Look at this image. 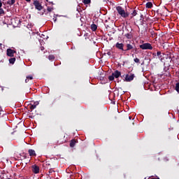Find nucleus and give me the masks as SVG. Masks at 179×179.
Masks as SVG:
<instances>
[{
    "label": "nucleus",
    "mask_w": 179,
    "mask_h": 179,
    "mask_svg": "<svg viewBox=\"0 0 179 179\" xmlns=\"http://www.w3.org/2000/svg\"><path fill=\"white\" fill-rule=\"evenodd\" d=\"M116 10L117 11V13L121 16V17H123V19H127V17H129V20L134 19L136 15H138V10L131 8V11L125 10L122 6H117Z\"/></svg>",
    "instance_id": "f257e3e1"
},
{
    "label": "nucleus",
    "mask_w": 179,
    "mask_h": 179,
    "mask_svg": "<svg viewBox=\"0 0 179 179\" xmlns=\"http://www.w3.org/2000/svg\"><path fill=\"white\" fill-rule=\"evenodd\" d=\"M121 76V72L119 71L118 70L115 71L114 73H112L111 76L108 77L109 80L112 81L114 80V78L116 79H118V78Z\"/></svg>",
    "instance_id": "f03ea898"
},
{
    "label": "nucleus",
    "mask_w": 179,
    "mask_h": 179,
    "mask_svg": "<svg viewBox=\"0 0 179 179\" xmlns=\"http://www.w3.org/2000/svg\"><path fill=\"white\" fill-rule=\"evenodd\" d=\"M139 47L141 50H153V46L149 43H143Z\"/></svg>",
    "instance_id": "7ed1b4c3"
},
{
    "label": "nucleus",
    "mask_w": 179,
    "mask_h": 179,
    "mask_svg": "<svg viewBox=\"0 0 179 179\" xmlns=\"http://www.w3.org/2000/svg\"><path fill=\"white\" fill-rule=\"evenodd\" d=\"M34 5L35 6V8L37 9V10H41L43 9V6L40 3V1L38 0L34 1Z\"/></svg>",
    "instance_id": "20e7f679"
},
{
    "label": "nucleus",
    "mask_w": 179,
    "mask_h": 179,
    "mask_svg": "<svg viewBox=\"0 0 179 179\" xmlns=\"http://www.w3.org/2000/svg\"><path fill=\"white\" fill-rule=\"evenodd\" d=\"M6 52H7L8 57H15V54H16V50H13L10 48H8V49H7Z\"/></svg>",
    "instance_id": "39448f33"
},
{
    "label": "nucleus",
    "mask_w": 179,
    "mask_h": 179,
    "mask_svg": "<svg viewBox=\"0 0 179 179\" xmlns=\"http://www.w3.org/2000/svg\"><path fill=\"white\" fill-rule=\"evenodd\" d=\"M135 78V74H131L130 76L127 74L125 76L124 82H131V80Z\"/></svg>",
    "instance_id": "423d86ee"
},
{
    "label": "nucleus",
    "mask_w": 179,
    "mask_h": 179,
    "mask_svg": "<svg viewBox=\"0 0 179 179\" xmlns=\"http://www.w3.org/2000/svg\"><path fill=\"white\" fill-rule=\"evenodd\" d=\"M32 171L34 174H38L40 173V167L37 165L32 166Z\"/></svg>",
    "instance_id": "0eeeda50"
},
{
    "label": "nucleus",
    "mask_w": 179,
    "mask_h": 179,
    "mask_svg": "<svg viewBox=\"0 0 179 179\" xmlns=\"http://www.w3.org/2000/svg\"><path fill=\"white\" fill-rule=\"evenodd\" d=\"M115 48H117V50H120V51H125V49H124V44L123 43H117L115 44Z\"/></svg>",
    "instance_id": "6e6552de"
},
{
    "label": "nucleus",
    "mask_w": 179,
    "mask_h": 179,
    "mask_svg": "<svg viewBox=\"0 0 179 179\" xmlns=\"http://www.w3.org/2000/svg\"><path fill=\"white\" fill-rule=\"evenodd\" d=\"M38 104H40V103L38 101H35V102H34V103H31L29 105L30 110H34V108H36V107H37V106H38Z\"/></svg>",
    "instance_id": "1a4fd4ad"
},
{
    "label": "nucleus",
    "mask_w": 179,
    "mask_h": 179,
    "mask_svg": "<svg viewBox=\"0 0 179 179\" xmlns=\"http://www.w3.org/2000/svg\"><path fill=\"white\" fill-rule=\"evenodd\" d=\"M126 47L127 48L124 49V51L127 52V51H130V50H134V45H132L130 43H127L126 45Z\"/></svg>",
    "instance_id": "9d476101"
},
{
    "label": "nucleus",
    "mask_w": 179,
    "mask_h": 179,
    "mask_svg": "<svg viewBox=\"0 0 179 179\" xmlns=\"http://www.w3.org/2000/svg\"><path fill=\"white\" fill-rule=\"evenodd\" d=\"M131 31H132V29L130 28V32L124 35V37L129 38V39H131L134 36H132V34L131 33Z\"/></svg>",
    "instance_id": "9b49d317"
},
{
    "label": "nucleus",
    "mask_w": 179,
    "mask_h": 179,
    "mask_svg": "<svg viewBox=\"0 0 179 179\" xmlns=\"http://www.w3.org/2000/svg\"><path fill=\"white\" fill-rule=\"evenodd\" d=\"M145 8L147 9H152V8H153V3L152 2H147L145 4Z\"/></svg>",
    "instance_id": "f8f14e48"
},
{
    "label": "nucleus",
    "mask_w": 179,
    "mask_h": 179,
    "mask_svg": "<svg viewBox=\"0 0 179 179\" xmlns=\"http://www.w3.org/2000/svg\"><path fill=\"white\" fill-rule=\"evenodd\" d=\"M76 139H72L71 141H70V148H75V145H76Z\"/></svg>",
    "instance_id": "ddd939ff"
},
{
    "label": "nucleus",
    "mask_w": 179,
    "mask_h": 179,
    "mask_svg": "<svg viewBox=\"0 0 179 179\" xmlns=\"http://www.w3.org/2000/svg\"><path fill=\"white\" fill-rule=\"evenodd\" d=\"M29 156H36V151L34 150L29 149L28 150Z\"/></svg>",
    "instance_id": "4468645a"
},
{
    "label": "nucleus",
    "mask_w": 179,
    "mask_h": 179,
    "mask_svg": "<svg viewBox=\"0 0 179 179\" xmlns=\"http://www.w3.org/2000/svg\"><path fill=\"white\" fill-rule=\"evenodd\" d=\"M91 30H92V31H96L97 30V25L95 24H92L91 25Z\"/></svg>",
    "instance_id": "2eb2a0df"
},
{
    "label": "nucleus",
    "mask_w": 179,
    "mask_h": 179,
    "mask_svg": "<svg viewBox=\"0 0 179 179\" xmlns=\"http://www.w3.org/2000/svg\"><path fill=\"white\" fill-rule=\"evenodd\" d=\"M150 34H151V37H152V38L157 37V34L155 32V31L152 30L150 31Z\"/></svg>",
    "instance_id": "dca6fc26"
},
{
    "label": "nucleus",
    "mask_w": 179,
    "mask_h": 179,
    "mask_svg": "<svg viewBox=\"0 0 179 179\" xmlns=\"http://www.w3.org/2000/svg\"><path fill=\"white\" fill-rule=\"evenodd\" d=\"M29 80H33V76H27V79L25 80V83H27Z\"/></svg>",
    "instance_id": "f3484780"
},
{
    "label": "nucleus",
    "mask_w": 179,
    "mask_h": 179,
    "mask_svg": "<svg viewBox=\"0 0 179 179\" xmlns=\"http://www.w3.org/2000/svg\"><path fill=\"white\" fill-rule=\"evenodd\" d=\"M15 62H16V58L15 57H11L10 59H9V62L12 64H15Z\"/></svg>",
    "instance_id": "a211bd4d"
},
{
    "label": "nucleus",
    "mask_w": 179,
    "mask_h": 179,
    "mask_svg": "<svg viewBox=\"0 0 179 179\" xmlns=\"http://www.w3.org/2000/svg\"><path fill=\"white\" fill-rule=\"evenodd\" d=\"M83 2L84 5H89L90 3H91L92 0H83Z\"/></svg>",
    "instance_id": "6ab92c4d"
},
{
    "label": "nucleus",
    "mask_w": 179,
    "mask_h": 179,
    "mask_svg": "<svg viewBox=\"0 0 179 179\" xmlns=\"http://www.w3.org/2000/svg\"><path fill=\"white\" fill-rule=\"evenodd\" d=\"M48 59L50 61H54L55 59V57L54 56V55H50L48 56Z\"/></svg>",
    "instance_id": "aec40b11"
},
{
    "label": "nucleus",
    "mask_w": 179,
    "mask_h": 179,
    "mask_svg": "<svg viewBox=\"0 0 179 179\" xmlns=\"http://www.w3.org/2000/svg\"><path fill=\"white\" fill-rule=\"evenodd\" d=\"M15 0H8L7 1V4L8 5H13L15 3Z\"/></svg>",
    "instance_id": "412c9836"
},
{
    "label": "nucleus",
    "mask_w": 179,
    "mask_h": 179,
    "mask_svg": "<svg viewBox=\"0 0 179 179\" xmlns=\"http://www.w3.org/2000/svg\"><path fill=\"white\" fill-rule=\"evenodd\" d=\"M175 90H176V92H177L178 93H179V83H177L176 84Z\"/></svg>",
    "instance_id": "4be33fe9"
},
{
    "label": "nucleus",
    "mask_w": 179,
    "mask_h": 179,
    "mask_svg": "<svg viewBox=\"0 0 179 179\" xmlns=\"http://www.w3.org/2000/svg\"><path fill=\"white\" fill-rule=\"evenodd\" d=\"M54 172H55V171H54V169H52V168L50 169L49 171H48V176H51V173H54Z\"/></svg>",
    "instance_id": "5701e85b"
},
{
    "label": "nucleus",
    "mask_w": 179,
    "mask_h": 179,
    "mask_svg": "<svg viewBox=\"0 0 179 179\" xmlns=\"http://www.w3.org/2000/svg\"><path fill=\"white\" fill-rule=\"evenodd\" d=\"M0 15H5V11L3 10V8L0 7Z\"/></svg>",
    "instance_id": "b1692460"
},
{
    "label": "nucleus",
    "mask_w": 179,
    "mask_h": 179,
    "mask_svg": "<svg viewBox=\"0 0 179 179\" xmlns=\"http://www.w3.org/2000/svg\"><path fill=\"white\" fill-rule=\"evenodd\" d=\"M47 10H48V12H52V10H54V8L48 7Z\"/></svg>",
    "instance_id": "393cba45"
},
{
    "label": "nucleus",
    "mask_w": 179,
    "mask_h": 179,
    "mask_svg": "<svg viewBox=\"0 0 179 179\" xmlns=\"http://www.w3.org/2000/svg\"><path fill=\"white\" fill-rule=\"evenodd\" d=\"M141 60L138 58L134 59V62H136V64H139Z\"/></svg>",
    "instance_id": "a878e982"
},
{
    "label": "nucleus",
    "mask_w": 179,
    "mask_h": 179,
    "mask_svg": "<svg viewBox=\"0 0 179 179\" xmlns=\"http://www.w3.org/2000/svg\"><path fill=\"white\" fill-rule=\"evenodd\" d=\"M84 37H85V40H87V38H89V34L85 33V35H84Z\"/></svg>",
    "instance_id": "bb28decb"
},
{
    "label": "nucleus",
    "mask_w": 179,
    "mask_h": 179,
    "mask_svg": "<svg viewBox=\"0 0 179 179\" xmlns=\"http://www.w3.org/2000/svg\"><path fill=\"white\" fill-rule=\"evenodd\" d=\"M160 55H162V52L160 51L157 52V56L160 57Z\"/></svg>",
    "instance_id": "cd10ccee"
},
{
    "label": "nucleus",
    "mask_w": 179,
    "mask_h": 179,
    "mask_svg": "<svg viewBox=\"0 0 179 179\" xmlns=\"http://www.w3.org/2000/svg\"><path fill=\"white\" fill-rule=\"evenodd\" d=\"M107 55H109V57L111 55V52H108Z\"/></svg>",
    "instance_id": "c85d7f7f"
},
{
    "label": "nucleus",
    "mask_w": 179,
    "mask_h": 179,
    "mask_svg": "<svg viewBox=\"0 0 179 179\" xmlns=\"http://www.w3.org/2000/svg\"><path fill=\"white\" fill-rule=\"evenodd\" d=\"M0 8H2V1L0 0Z\"/></svg>",
    "instance_id": "c756f323"
},
{
    "label": "nucleus",
    "mask_w": 179,
    "mask_h": 179,
    "mask_svg": "<svg viewBox=\"0 0 179 179\" xmlns=\"http://www.w3.org/2000/svg\"><path fill=\"white\" fill-rule=\"evenodd\" d=\"M41 51H44V47L41 48Z\"/></svg>",
    "instance_id": "7c9ffc66"
},
{
    "label": "nucleus",
    "mask_w": 179,
    "mask_h": 179,
    "mask_svg": "<svg viewBox=\"0 0 179 179\" xmlns=\"http://www.w3.org/2000/svg\"><path fill=\"white\" fill-rule=\"evenodd\" d=\"M54 22H57V17L53 18Z\"/></svg>",
    "instance_id": "2f4dec72"
},
{
    "label": "nucleus",
    "mask_w": 179,
    "mask_h": 179,
    "mask_svg": "<svg viewBox=\"0 0 179 179\" xmlns=\"http://www.w3.org/2000/svg\"><path fill=\"white\" fill-rule=\"evenodd\" d=\"M27 2H31V0H25Z\"/></svg>",
    "instance_id": "473e14b6"
},
{
    "label": "nucleus",
    "mask_w": 179,
    "mask_h": 179,
    "mask_svg": "<svg viewBox=\"0 0 179 179\" xmlns=\"http://www.w3.org/2000/svg\"><path fill=\"white\" fill-rule=\"evenodd\" d=\"M46 2H49L50 3H52V2L49 1L48 0H46Z\"/></svg>",
    "instance_id": "72a5a7b5"
},
{
    "label": "nucleus",
    "mask_w": 179,
    "mask_h": 179,
    "mask_svg": "<svg viewBox=\"0 0 179 179\" xmlns=\"http://www.w3.org/2000/svg\"><path fill=\"white\" fill-rule=\"evenodd\" d=\"M0 48H2V43H0Z\"/></svg>",
    "instance_id": "f704fd0d"
},
{
    "label": "nucleus",
    "mask_w": 179,
    "mask_h": 179,
    "mask_svg": "<svg viewBox=\"0 0 179 179\" xmlns=\"http://www.w3.org/2000/svg\"><path fill=\"white\" fill-rule=\"evenodd\" d=\"M132 117L129 116V120H131Z\"/></svg>",
    "instance_id": "c9c22d12"
},
{
    "label": "nucleus",
    "mask_w": 179,
    "mask_h": 179,
    "mask_svg": "<svg viewBox=\"0 0 179 179\" xmlns=\"http://www.w3.org/2000/svg\"><path fill=\"white\" fill-rule=\"evenodd\" d=\"M46 166H50V164L47 163V164H46Z\"/></svg>",
    "instance_id": "e433bc0d"
},
{
    "label": "nucleus",
    "mask_w": 179,
    "mask_h": 179,
    "mask_svg": "<svg viewBox=\"0 0 179 179\" xmlns=\"http://www.w3.org/2000/svg\"><path fill=\"white\" fill-rule=\"evenodd\" d=\"M64 142H66V141L64 140V141H62V143H64Z\"/></svg>",
    "instance_id": "4c0bfd02"
},
{
    "label": "nucleus",
    "mask_w": 179,
    "mask_h": 179,
    "mask_svg": "<svg viewBox=\"0 0 179 179\" xmlns=\"http://www.w3.org/2000/svg\"><path fill=\"white\" fill-rule=\"evenodd\" d=\"M126 29H127V31H129V30H128V29H127V27H126Z\"/></svg>",
    "instance_id": "58836bf2"
},
{
    "label": "nucleus",
    "mask_w": 179,
    "mask_h": 179,
    "mask_svg": "<svg viewBox=\"0 0 179 179\" xmlns=\"http://www.w3.org/2000/svg\"><path fill=\"white\" fill-rule=\"evenodd\" d=\"M2 110V108L0 107V111Z\"/></svg>",
    "instance_id": "ea45409f"
},
{
    "label": "nucleus",
    "mask_w": 179,
    "mask_h": 179,
    "mask_svg": "<svg viewBox=\"0 0 179 179\" xmlns=\"http://www.w3.org/2000/svg\"><path fill=\"white\" fill-rule=\"evenodd\" d=\"M124 76H121L122 78H124Z\"/></svg>",
    "instance_id": "a19ab883"
},
{
    "label": "nucleus",
    "mask_w": 179,
    "mask_h": 179,
    "mask_svg": "<svg viewBox=\"0 0 179 179\" xmlns=\"http://www.w3.org/2000/svg\"><path fill=\"white\" fill-rule=\"evenodd\" d=\"M64 138H65V136H64Z\"/></svg>",
    "instance_id": "79ce46f5"
}]
</instances>
